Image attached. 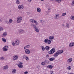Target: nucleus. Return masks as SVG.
<instances>
[{"label": "nucleus", "instance_id": "obj_26", "mask_svg": "<svg viewBox=\"0 0 74 74\" xmlns=\"http://www.w3.org/2000/svg\"><path fill=\"white\" fill-rule=\"evenodd\" d=\"M47 67L50 69H52V68H53V66L52 65H48Z\"/></svg>", "mask_w": 74, "mask_h": 74}, {"label": "nucleus", "instance_id": "obj_41", "mask_svg": "<svg viewBox=\"0 0 74 74\" xmlns=\"http://www.w3.org/2000/svg\"><path fill=\"white\" fill-rule=\"evenodd\" d=\"M40 22L41 23H44L45 22V21L43 20H41L40 21Z\"/></svg>", "mask_w": 74, "mask_h": 74}, {"label": "nucleus", "instance_id": "obj_3", "mask_svg": "<svg viewBox=\"0 0 74 74\" xmlns=\"http://www.w3.org/2000/svg\"><path fill=\"white\" fill-rule=\"evenodd\" d=\"M22 19V17L21 16H18L17 19V23H21Z\"/></svg>", "mask_w": 74, "mask_h": 74}, {"label": "nucleus", "instance_id": "obj_45", "mask_svg": "<svg viewBox=\"0 0 74 74\" xmlns=\"http://www.w3.org/2000/svg\"><path fill=\"white\" fill-rule=\"evenodd\" d=\"M12 45H13V46H15V44L14 42H13L12 43Z\"/></svg>", "mask_w": 74, "mask_h": 74}, {"label": "nucleus", "instance_id": "obj_37", "mask_svg": "<svg viewBox=\"0 0 74 74\" xmlns=\"http://www.w3.org/2000/svg\"><path fill=\"white\" fill-rule=\"evenodd\" d=\"M42 49L43 51H44L45 50V47H44L43 46H42Z\"/></svg>", "mask_w": 74, "mask_h": 74}, {"label": "nucleus", "instance_id": "obj_57", "mask_svg": "<svg viewBox=\"0 0 74 74\" xmlns=\"http://www.w3.org/2000/svg\"><path fill=\"white\" fill-rule=\"evenodd\" d=\"M23 58H25V57H23Z\"/></svg>", "mask_w": 74, "mask_h": 74}, {"label": "nucleus", "instance_id": "obj_4", "mask_svg": "<svg viewBox=\"0 0 74 74\" xmlns=\"http://www.w3.org/2000/svg\"><path fill=\"white\" fill-rule=\"evenodd\" d=\"M55 52V49L54 48H52L51 50L49 51V53L50 55H52Z\"/></svg>", "mask_w": 74, "mask_h": 74}, {"label": "nucleus", "instance_id": "obj_15", "mask_svg": "<svg viewBox=\"0 0 74 74\" xmlns=\"http://www.w3.org/2000/svg\"><path fill=\"white\" fill-rule=\"evenodd\" d=\"M74 45V43L73 42L71 43L69 45V46L70 47H73Z\"/></svg>", "mask_w": 74, "mask_h": 74}, {"label": "nucleus", "instance_id": "obj_58", "mask_svg": "<svg viewBox=\"0 0 74 74\" xmlns=\"http://www.w3.org/2000/svg\"><path fill=\"white\" fill-rule=\"evenodd\" d=\"M56 56H55V57H56Z\"/></svg>", "mask_w": 74, "mask_h": 74}, {"label": "nucleus", "instance_id": "obj_20", "mask_svg": "<svg viewBox=\"0 0 74 74\" xmlns=\"http://www.w3.org/2000/svg\"><path fill=\"white\" fill-rule=\"evenodd\" d=\"M29 47H30V45H28L26 46H25L24 47V48L25 49H26V48H29Z\"/></svg>", "mask_w": 74, "mask_h": 74}, {"label": "nucleus", "instance_id": "obj_5", "mask_svg": "<svg viewBox=\"0 0 74 74\" xmlns=\"http://www.w3.org/2000/svg\"><path fill=\"white\" fill-rule=\"evenodd\" d=\"M59 17V14H56L54 15V18L55 19H58Z\"/></svg>", "mask_w": 74, "mask_h": 74}, {"label": "nucleus", "instance_id": "obj_48", "mask_svg": "<svg viewBox=\"0 0 74 74\" xmlns=\"http://www.w3.org/2000/svg\"><path fill=\"white\" fill-rule=\"evenodd\" d=\"M28 2H30L32 0H27Z\"/></svg>", "mask_w": 74, "mask_h": 74}, {"label": "nucleus", "instance_id": "obj_43", "mask_svg": "<svg viewBox=\"0 0 74 74\" xmlns=\"http://www.w3.org/2000/svg\"><path fill=\"white\" fill-rule=\"evenodd\" d=\"M25 59L26 60H29V57H26Z\"/></svg>", "mask_w": 74, "mask_h": 74}, {"label": "nucleus", "instance_id": "obj_30", "mask_svg": "<svg viewBox=\"0 0 74 74\" xmlns=\"http://www.w3.org/2000/svg\"><path fill=\"white\" fill-rule=\"evenodd\" d=\"M70 19L74 21V16H71L70 17Z\"/></svg>", "mask_w": 74, "mask_h": 74}, {"label": "nucleus", "instance_id": "obj_17", "mask_svg": "<svg viewBox=\"0 0 74 74\" xmlns=\"http://www.w3.org/2000/svg\"><path fill=\"white\" fill-rule=\"evenodd\" d=\"M34 29L35 30L36 32H39V30L38 29V28L37 27H35Z\"/></svg>", "mask_w": 74, "mask_h": 74}, {"label": "nucleus", "instance_id": "obj_19", "mask_svg": "<svg viewBox=\"0 0 74 74\" xmlns=\"http://www.w3.org/2000/svg\"><path fill=\"white\" fill-rule=\"evenodd\" d=\"M55 59V58H50L49 59V60L51 62H52V61H53Z\"/></svg>", "mask_w": 74, "mask_h": 74}, {"label": "nucleus", "instance_id": "obj_18", "mask_svg": "<svg viewBox=\"0 0 74 74\" xmlns=\"http://www.w3.org/2000/svg\"><path fill=\"white\" fill-rule=\"evenodd\" d=\"M71 61H72V58H70L67 60V62L70 63H71Z\"/></svg>", "mask_w": 74, "mask_h": 74}, {"label": "nucleus", "instance_id": "obj_40", "mask_svg": "<svg viewBox=\"0 0 74 74\" xmlns=\"http://www.w3.org/2000/svg\"><path fill=\"white\" fill-rule=\"evenodd\" d=\"M13 22V20H12V19L10 18V23H12V22Z\"/></svg>", "mask_w": 74, "mask_h": 74}, {"label": "nucleus", "instance_id": "obj_16", "mask_svg": "<svg viewBox=\"0 0 74 74\" xmlns=\"http://www.w3.org/2000/svg\"><path fill=\"white\" fill-rule=\"evenodd\" d=\"M34 23L35 25H36V26H38V25H39L38 23L37 22V21H36L35 20H34Z\"/></svg>", "mask_w": 74, "mask_h": 74}, {"label": "nucleus", "instance_id": "obj_23", "mask_svg": "<svg viewBox=\"0 0 74 74\" xmlns=\"http://www.w3.org/2000/svg\"><path fill=\"white\" fill-rule=\"evenodd\" d=\"M37 11L38 12H41V9H40L39 8H37Z\"/></svg>", "mask_w": 74, "mask_h": 74}, {"label": "nucleus", "instance_id": "obj_29", "mask_svg": "<svg viewBox=\"0 0 74 74\" xmlns=\"http://www.w3.org/2000/svg\"><path fill=\"white\" fill-rule=\"evenodd\" d=\"M16 72V69H14L12 71V73L13 74H14V73H15Z\"/></svg>", "mask_w": 74, "mask_h": 74}, {"label": "nucleus", "instance_id": "obj_50", "mask_svg": "<svg viewBox=\"0 0 74 74\" xmlns=\"http://www.w3.org/2000/svg\"><path fill=\"white\" fill-rule=\"evenodd\" d=\"M51 10V8H48V10Z\"/></svg>", "mask_w": 74, "mask_h": 74}, {"label": "nucleus", "instance_id": "obj_49", "mask_svg": "<svg viewBox=\"0 0 74 74\" xmlns=\"http://www.w3.org/2000/svg\"><path fill=\"white\" fill-rule=\"evenodd\" d=\"M62 27H64V24H63L62 25Z\"/></svg>", "mask_w": 74, "mask_h": 74}, {"label": "nucleus", "instance_id": "obj_47", "mask_svg": "<svg viewBox=\"0 0 74 74\" xmlns=\"http://www.w3.org/2000/svg\"><path fill=\"white\" fill-rule=\"evenodd\" d=\"M27 73H28V72H27V71L25 72H24V73L25 74H27Z\"/></svg>", "mask_w": 74, "mask_h": 74}, {"label": "nucleus", "instance_id": "obj_7", "mask_svg": "<svg viewBox=\"0 0 74 74\" xmlns=\"http://www.w3.org/2000/svg\"><path fill=\"white\" fill-rule=\"evenodd\" d=\"M7 48H8V46H5L3 48V51H4V52H5L7 51L8 50Z\"/></svg>", "mask_w": 74, "mask_h": 74}, {"label": "nucleus", "instance_id": "obj_52", "mask_svg": "<svg viewBox=\"0 0 74 74\" xmlns=\"http://www.w3.org/2000/svg\"><path fill=\"white\" fill-rule=\"evenodd\" d=\"M49 7V5H47L46 6V7Z\"/></svg>", "mask_w": 74, "mask_h": 74}, {"label": "nucleus", "instance_id": "obj_13", "mask_svg": "<svg viewBox=\"0 0 74 74\" xmlns=\"http://www.w3.org/2000/svg\"><path fill=\"white\" fill-rule=\"evenodd\" d=\"M3 70H7L8 69V65H5L3 67Z\"/></svg>", "mask_w": 74, "mask_h": 74}, {"label": "nucleus", "instance_id": "obj_51", "mask_svg": "<svg viewBox=\"0 0 74 74\" xmlns=\"http://www.w3.org/2000/svg\"><path fill=\"white\" fill-rule=\"evenodd\" d=\"M20 64H22L23 63H22L21 62H20Z\"/></svg>", "mask_w": 74, "mask_h": 74}, {"label": "nucleus", "instance_id": "obj_12", "mask_svg": "<svg viewBox=\"0 0 74 74\" xmlns=\"http://www.w3.org/2000/svg\"><path fill=\"white\" fill-rule=\"evenodd\" d=\"M18 58V56H14L13 57V59L14 60H16Z\"/></svg>", "mask_w": 74, "mask_h": 74}, {"label": "nucleus", "instance_id": "obj_56", "mask_svg": "<svg viewBox=\"0 0 74 74\" xmlns=\"http://www.w3.org/2000/svg\"><path fill=\"white\" fill-rule=\"evenodd\" d=\"M70 74H73V73H70Z\"/></svg>", "mask_w": 74, "mask_h": 74}, {"label": "nucleus", "instance_id": "obj_44", "mask_svg": "<svg viewBox=\"0 0 74 74\" xmlns=\"http://www.w3.org/2000/svg\"><path fill=\"white\" fill-rule=\"evenodd\" d=\"M2 21H3V19H2L1 18H0V23H1V22H2Z\"/></svg>", "mask_w": 74, "mask_h": 74}, {"label": "nucleus", "instance_id": "obj_34", "mask_svg": "<svg viewBox=\"0 0 74 74\" xmlns=\"http://www.w3.org/2000/svg\"><path fill=\"white\" fill-rule=\"evenodd\" d=\"M67 69H69V70H70L71 69V67L70 66H69L68 67H67Z\"/></svg>", "mask_w": 74, "mask_h": 74}, {"label": "nucleus", "instance_id": "obj_54", "mask_svg": "<svg viewBox=\"0 0 74 74\" xmlns=\"http://www.w3.org/2000/svg\"><path fill=\"white\" fill-rule=\"evenodd\" d=\"M54 0H50V1H53Z\"/></svg>", "mask_w": 74, "mask_h": 74}, {"label": "nucleus", "instance_id": "obj_8", "mask_svg": "<svg viewBox=\"0 0 74 74\" xmlns=\"http://www.w3.org/2000/svg\"><path fill=\"white\" fill-rule=\"evenodd\" d=\"M23 8H24V6L22 5H20L18 7V8L19 10H23Z\"/></svg>", "mask_w": 74, "mask_h": 74}, {"label": "nucleus", "instance_id": "obj_24", "mask_svg": "<svg viewBox=\"0 0 74 74\" xmlns=\"http://www.w3.org/2000/svg\"><path fill=\"white\" fill-rule=\"evenodd\" d=\"M2 40L4 42H6V39L4 38H2Z\"/></svg>", "mask_w": 74, "mask_h": 74}, {"label": "nucleus", "instance_id": "obj_31", "mask_svg": "<svg viewBox=\"0 0 74 74\" xmlns=\"http://www.w3.org/2000/svg\"><path fill=\"white\" fill-rule=\"evenodd\" d=\"M16 3L19 4L21 3V2L19 1V0H16Z\"/></svg>", "mask_w": 74, "mask_h": 74}, {"label": "nucleus", "instance_id": "obj_6", "mask_svg": "<svg viewBox=\"0 0 74 74\" xmlns=\"http://www.w3.org/2000/svg\"><path fill=\"white\" fill-rule=\"evenodd\" d=\"M25 52L26 54H29L30 53V50L29 49H26L25 50Z\"/></svg>", "mask_w": 74, "mask_h": 74}, {"label": "nucleus", "instance_id": "obj_38", "mask_svg": "<svg viewBox=\"0 0 74 74\" xmlns=\"http://www.w3.org/2000/svg\"><path fill=\"white\" fill-rule=\"evenodd\" d=\"M45 62L46 63H49V61L48 60H45Z\"/></svg>", "mask_w": 74, "mask_h": 74}, {"label": "nucleus", "instance_id": "obj_27", "mask_svg": "<svg viewBox=\"0 0 74 74\" xmlns=\"http://www.w3.org/2000/svg\"><path fill=\"white\" fill-rule=\"evenodd\" d=\"M18 65V66L19 68H22L23 67V65L21 64H19Z\"/></svg>", "mask_w": 74, "mask_h": 74}, {"label": "nucleus", "instance_id": "obj_2", "mask_svg": "<svg viewBox=\"0 0 74 74\" xmlns=\"http://www.w3.org/2000/svg\"><path fill=\"white\" fill-rule=\"evenodd\" d=\"M63 52V51L62 50L58 51L56 52L54 54L53 56H58L59 55L62 53Z\"/></svg>", "mask_w": 74, "mask_h": 74}, {"label": "nucleus", "instance_id": "obj_42", "mask_svg": "<svg viewBox=\"0 0 74 74\" xmlns=\"http://www.w3.org/2000/svg\"><path fill=\"white\" fill-rule=\"evenodd\" d=\"M42 65V66H44L45 65V63L44 62H42V63H41Z\"/></svg>", "mask_w": 74, "mask_h": 74}, {"label": "nucleus", "instance_id": "obj_35", "mask_svg": "<svg viewBox=\"0 0 74 74\" xmlns=\"http://www.w3.org/2000/svg\"><path fill=\"white\" fill-rule=\"evenodd\" d=\"M3 30V28L1 27H0V32H2Z\"/></svg>", "mask_w": 74, "mask_h": 74}, {"label": "nucleus", "instance_id": "obj_36", "mask_svg": "<svg viewBox=\"0 0 74 74\" xmlns=\"http://www.w3.org/2000/svg\"><path fill=\"white\" fill-rule=\"evenodd\" d=\"M66 15V13H64L62 14V15L63 16H65V15Z\"/></svg>", "mask_w": 74, "mask_h": 74}, {"label": "nucleus", "instance_id": "obj_39", "mask_svg": "<svg viewBox=\"0 0 74 74\" xmlns=\"http://www.w3.org/2000/svg\"><path fill=\"white\" fill-rule=\"evenodd\" d=\"M71 5L72 6H74V0H73V1L71 3Z\"/></svg>", "mask_w": 74, "mask_h": 74}, {"label": "nucleus", "instance_id": "obj_10", "mask_svg": "<svg viewBox=\"0 0 74 74\" xmlns=\"http://www.w3.org/2000/svg\"><path fill=\"white\" fill-rule=\"evenodd\" d=\"M25 32L24 30L23 29H21L19 30V33L20 34H23Z\"/></svg>", "mask_w": 74, "mask_h": 74}, {"label": "nucleus", "instance_id": "obj_9", "mask_svg": "<svg viewBox=\"0 0 74 74\" xmlns=\"http://www.w3.org/2000/svg\"><path fill=\"white\" fill-rule=\"evenodd\" d=\"M15 43L16 45H18L20 44L19 40L18 39L16 40L15 41Z\"/></svg>", "mask_w": 74, "mask_h": 74}, {"label": "nucleus", "instance_id": "obj_46", "mask_svg": "<svg viewBox=\"0 0 74 74\" xmlns=\"http://www.w3.org/2000/svg\"><path fill=\"white\" fill-rule=\"evenodd\" d=\"M50 73L51 74H53V72L52 71H51Z\"/></svg>", "mask_w": 74, "mask_h": 74}, {"label": "nucleus", "instance_id": "obj_21", "mask_svg": "<svg viewBox=\"0 0 74 74\" xmlns=\"http://www.w3.org/2000/svg\"><path fill=\"white\" fill-rule=\"evenodd\" d=\"M45 48L47 51H49V47L48 46H46Z\"/></svg>", "mask_w": 74, "mask_h": 74}, {"label": "nucleus", "instance_id": "obj_28", "mask_svg": "<svg viewBox=\"0 0 74 74\" xmlns=\"http://www.w3.org/2000/svg\"><path fill=\"white\" fill-rule=\"evenodd\" d=\"M66 27H68V28H69V27H70V25L69 23H66Z\"/></svg>", "mask_w": 74, "mask_h": 74}, {"label": "nucleus", "instance_id": "obj_14", "mask_svg": "<svg viewBox=\"0 0 74 74\" xmlns=\"http://www.w3.org/2000/svg\"><path fill=\"white\" fill-rule=\"evenodd\" d=\"M7 33L6 32H4L2 35V37H6V36H7Z\"/></svg>", "mask_w": 74, "mask_h": 74}, {"label": "nucleus", "instance_id": "obj_1", "mask_svg": "<svg viewBox=\"0 0 74 74\" xmlns=\"http://www.w3.org/2000/svg\"><path fill=\"white\" fill-rule=\"evenodd\" d=\"M53 39H54V36H50L49 37V40L48 39H45L44 40V42L45 43H48V44L49 45L51 44V41Z\"/></svg>", "mask_w": 74, "mask_h": 74}, {"label": "nucleus", "instance_id": "obj_32", "mask_svg": "<svg viewBox=\"0 0 74 74\" xmlns=\"http://www.w3.org/2000/svg\"><path fill=\"white\" fill-rule=\"evenodd\" d=\"M4 59V58L3 57H0V60H3Z\"/></svg>", "mask_w": 74, "mask_h": 74}, {"label": "nucleus", "instance_id": "obj_11", "mask_svg": "<svg viewBox=\"0 0 74 74\" xmlns=\"http://www.w3.org/2000/svg\"><path fill=\"white\" fill-rule=\"evenodd\" d=\"M30 26L31 27H33V28H34V29L36 27V25L35 24L33 23H32L31 24Z\"/></svg>", "mask_w": 74, "mask_h": 74}, {"label": "nucleus", "instance_id": "obj_33", "mask_svg": "<svg viewBox=\"0 0 74 74\" xmlns=\"http://www.w3.org/2000/svg\"><path fill=\"white\" fill-rule=\"evenodd\" d=\"M5 22L6 23H10V20H6L5 21Z\"/></svg>", "mask_w": 74, "mask_h": 74}, {"label": "nucleus", "instance_id": "obj_55", "mask_svg": "<svg viewBox=\"0 0 74 74\" xmlns=\"http://www.w3.org/2000/svg\"><path fill=\"white\" fill-rule=\"evenodd\" d=\"M49 55V54H47V55H46V56H48Z\"/></svg>", "mask_w": 74, "mask_h": 74}, {"label": "nucleus", "instance_id": "obj_22", "mask_svg": "<svg viewBox=\"0 0 74 74\" xmlns=\"http://www.w3.org/2000/svg\"><path fill=\"white\" fill-rule=\"evenodd\" d=\"M34 21V20L33 19H30L29 20V22L32 23H34V22H33Z\"/></svg>", "mask_w": 74, "mask_h": 74}, {"label": "nucleus", "instance_id": "obj_25", "mask_svg": "<svg viewBox=\"0 0 74 74\" xmlns=\"http://www.w3.org/2000/svg\"><path fill=\"white\" fill-rule=\"evenodd\" d=\"M55 1H57L58 3H60V2H61V0H62L63 1L64 0H55Z\"/></svg>", "mask_w": 74, "mask_h": 74}, {"label": "nucleus", "instance_id": "obj_53", "mask_svg": "<svg viewBox=\"0 0 74 74\" xmlns=\"http://www.w3.org/2000/svg\"><path fill=\"white\" fill-rule=\"evenodd\" d=\"M41 1H44V0H40Z\"/></svg>", "mask_w": 74, "mask_h": 74}]
</instances>
